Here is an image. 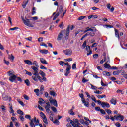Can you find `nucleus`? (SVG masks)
Listing matches in <instances>:
<instances>
[{"label":"nucleus","instance_id":"f257e3e1","mask_svg":"<svg viewBox=\"0 0 127 127\" xmlns=\"http://www.w3.org/2000/svg\"><path fill=\"white\" fill-rule=\"evenodd\" d=\"M70 27H71V26L69 25L66 30H62L61 31V32L58 35L57 40L58 41H60V40H61V39H62V37H63L64 36H65V34L66 35V36L65 37V40H68V39H69V35H70Z\"/></svg>","mask_w":127,"mask_h":127},{"label":"nucleus","instance_id":"f03ea898","mask_svg":"<svg viewBox=\"0 0 127 127\" xmlns=\"http://www.w3.org/2000/svg\"><path fill=\"white\" fill-rule=\"evenodd\" d=\"M41 75L42 78L39 75H37V76H32V79L34 80L35 82H38V80L40 83H43L44 82H46L47 80L46 79V77H45L46 74L42 70H40V72L39 74Z\"/></svg>","mask_w":127,"mask_h":127},{"label":"nucleus","instance_id":"7ed1b4c3","mask_svg":"<svg viewBox=\"0 0 127 127\" xmlns=\"http://www.w3.org/2000/svg\"><path fill=\"white\" fill-rule=\"evenodd\" d=\"M29 124L31 127H36V126L39 125V120L36 119V117H34L33 119H32Z\"/></svg>","mask_w":127,"mask_h":127},{"label":"nucleus","instance_id":"20e7f679","mask_svg":"<svg viewBox=\"0 0 127 127\" xmlns=\"http://www.w3.org/2000/svg\"><path fill=\"white\" fill-rule=\"evenodd\" d=\"M22 20L23 21V23L25 24V25H26L27 26H28L29 27H34V26L32 24V23L30 22V19L26 18L25 17V19L24 18H22Z\"/></svg>","mask_w":127,"mask_h":127},{"label":"nucleus","instance_id":"39448f33","mask_svg":"<svg viewBox=\"0 0 127 127\" xmlns=\"http://www.w3.org/2000/svg\"><path fill=\"white\" fill-rule=\"evenodd\" d=\"M64 66H67L66 69V73L64 74V76H66V77H68V76H69V74L71 73V71H70V70H71V65H69L68 63H65Z\"/></svg>","mask_w":127,"mask_h":127},{"label":"nucleus","instance_id":"423d86ee","mask_svg":"<svg viewBox=\"0 0 127 127\" xmlns=\"http://www.w3.org/2000/svg\"><path fill=\"white\" fill-rule=\"evenodd\" d=\"M79 96L81 98V101L84 106H85V107H89V102L86 101L85 98H84V94L83 93L79 94Z\"/></svg>","mask_w":127,"mask_h":127},{"label":"nucleus","instance_id":"0eeeda50","mask_svg":"<svg viewBox=\"0 0 127 127\" xmlns=\"http://www.w3.org/2000/svg\"><path fill=\"white\" fill-rule=\"evenodd\" d=\"M49 101L50 103V104H52L54 106V107H58V104H57V101L55 99H53L52 97H50V98L49 99Z\"/></svg>","mask_w":127,"mask_h":127},{"label":"nucleus","instance_id":"6e6552de","mask_svg":"<svg viewBox=\"0 0 127 127\" xmlns=\"http://www.w3.org/2000/svg\"><path fill=\"white\" fill-rule=\"evenodd\" d=\"M31 69L34 70V73L33 74L35 77H37V76H39V73H38V67H35L34 66H31Z\"/></svg>","mask_w":127,"mask_h":127},{"label":"nucleus","instance_id":"1a4fd4ad","mask_svg":"<svg viewBox=\"0 0 127 127\" xmlns=\"http://www.w3.org/2000/svg\"><path fill=\"white\" fill-rule=\"evenodd\" d=\"M91 49V47L89 45H87L86 47L85 50L87 51V52H88L87 53V56H89V55H91V54H93V51L92 50H90Z\"/></svg>","mask_w":127,"mask_h":127},{"label":"nucleus","instance_id":"9d476101","mask_svg":"<svg viewBox=\"0 0 127 127\" xmlns=\"http://www.w3.org/2000/svg\"><path fill=\"white\" fill-rule=\"evenodd\" d=\"M63 52H64L65 55H67L68 56H71L73 53V52H72V50L71 49H66L65 50H64Z\"/></svg>","mask_w":127,"mask_h":127},{"label":"nucleus","instance_id":"9b49d317","mask_svg":"<svg viewBox=\"0 0 127 127\" xmlns=\"http://www.w3.org/2000/svg\"><path fill=\"white\" fill-rule=\"evenodd\" d=\"M114 118H115V119L116 120V121H124V119H125V117H124V116L121 115H119L118 116L115 115L114 116Z\"/></svg>","mask_w":127,"mask_h":127},{"label":"nucleus","instance_id":"f8f14e48","mask_svg":"<svg viewBox=\"0 0 127 127\" xmlns=\"http://www.w3.org/2000/svg\"><path fill=\"white\" fill-rule=\"evenodd\" d=\"M16 78H17V76L15 75H13L9 77V80L10 82H11V83H13V82L16 80Z\"/></svg>","mask_w":127,"mask_h":127},{"label":"nucleus","instance_id":"ddd939ff","mask_svg":"<svg viewBox=\"0 0 127 127\" xmlns=\"http://www.w3.org/2000/svg\"><path fill=\"white\" fill-rule=\"evenodd\" d=\"M101 106L102 107V108H104V109H105V108H109L110 107V104H109V103L108 102H102V104H101Z\"/></svg>","mask_w":127,"mask_h":127},{"label":"nucleus","instance_id":"4468645a","mask_svg":"<svg viewBox=\"0 0 127 127\" xmlns=\"http://www.w3.org/2000/svg\"><path fill=\"white\" fill-rule=\"evenodd\" d=\"M110 103L112 104V105H117V99L116 98L113 97L110 100Z\"/></svg>","mask_w":127,"mask_h":127},{"label":"nucleus","instance_id":"2eb2a0df","mask_svg":"<svg viewBox=\"0 0 127 127\" xmlns=\"http://www.w3.org/2000/svg\"><path fill=\"white\" fill-rule=\"evenodd\" d=\"M40 62L42 63V64H45V65H47L48 64V62L45 60L44 58L40 59Z\"/></svg>","mask_w":127,"mask_h":127},{"label":"nucleus","instance_id":"dca6fc26","mask_svg":"<svg viewBox=\"0 0 127 127\" xmlns=\"http://www.w3.org/2000/svg\"><path fill=\"white\" fill-rule=\"evenodd\" d=\"M39 52H40V53H42V54H47V53H48V50H39Z\"/></svg>","mask_w":127,"mask_h":127},{"label":"nucleus","instance_id":"f3484780","mask_svg":"<svg viewBox=\"0 0 127 127\" xmlns=\"http://www.w3.org/2000/svg\"><path fill=\"white\" fill-rule=\"evenodd\" d=\"M72 126L73 127H81V123H79V122L76 124L73 122V123L72 124Z\"/></svg>","mask_w":127,"mask_h":127},{"label":"nucleus","instance_id":"a211bd4d","mask_svg":"<svg viewBox=\"0 0 127 127\" xmlns=\"http://www.w3.org/2000/svg\"><path fill=\"white\" fill-rule=\"evenodd\" d=\"M102 74L104 75V76H107V77H110V76H111V73L108 71H103Z\"/></svg>","mask_w":127,"mask_h":127},{"label":"nucleus","instance_id":"6ab92c4d","mask_svg":"<svg viewBox=\"0 0 127 127\" xmlns=\"http://www.w3.org/2000/svg\"><path fill=\"white\" fill-rule=\"evenodd\" d=\"M87 35V36H89V35H90L91 37H93L95 36V32H94V30L93 31H91V32H87L86 34Z\"/></svg>","mask_w":127,"mask_h":127},{"label":"nucleus","instance_id":"aec40b11","mask_svg":"<svg viewBox=\"0 0 127 127\" xmlns=\"http://www.w3.org/2000/svg\"><path fill=\"white\" fill-rule=\"evenodd\" d=\"M24 62H25L26 64H27V65H32V62L29 60H24Z\"/></svg>","mask_w":127,"mask_h":127},{"label":"nucleus","instance_id":"412c9836","mask_svg":"<svg viewBox=\"0 0 127 127\" xmlns=\"http://www.w3.org/2000/svg\"><path fill=\"white\" fill-rule=\"evenodd\" d=\"M104 67L106 69H109V70H112V67L111 66V65H110V64H108L107 63H105L104 64Z\"/></svg>","mask_w":127,"mask_h":127},{"label":"nucleus","instance_id":"4be33fe9","mask_svg":"<svg viewBox=\"0 0 127 127\" xmlns=\"http://www.w3.org/2000/svg\"><path fill=\"white\" fill-rule=\"evenodd\" d=\"M115 34L116 37L118 38V39H120V34H119V31L115 29Z\"/></svg>","mask_w":127,"mask_h":127},{"label":"nucleus","instance_id":"5701e85b","mask_svg":"<svg viewBox=\"0 0 127 127\" xmlns=\"http://www.w3.org/2000/svg\"><path fill=\"white\" fill-rule=\"evenodd\" d=\"M23 4L22 5L23 8H25L26 7V5H27V3H28V0L27 1H24L23 2Z\"/></svg>","mask_w":127,"mask_h":127},{"label":"nucleus","instance_id":"b1692460","mask_svg":"<svg viewBox=\"0 0 127 127\" xmlns=\"http://www.w3.org/2000/svg\"><path fill=\"white\" fill-rule=\"evenodd\" d=\"M62 12H63V7L62 5H61L59 9V12L57 13H59V14L60 15Z\"/></svg>","mask_w":127,"mask_h":127},{"label":"nucleus","instance_id":"393cba45","mask_svg":"<svg viewBox=\"0 0 127 127\" xmlns=\"http://www.w3.org/2000/svg\"><path fill=\"white\" fill-rule=\"evenodd\" d=\"M88 31H94V29L92 28H89V27L86 28V29L84 31V33H86V32H88Z\"/></svg>","mask_w":127,"mask_h":127},{"label":"nucleus","instance_id":"a878e982","mask_svg":"<svg viewBox=\"0 0 127 127\" xmlns=\"http://www.w3.org/2000/svg\"><path fill=\"white\" fill-rule=\"evenodd\" d=\"M43 122L44 123V125H48V122L47 121V118H46V117H43Z\"/></svg>","mask_w":127,"mask_h":127},{"label":"nucleus","instance_id":"bb28decb","mask_svg":"<svg viewBox=\"0 0 127 127\" xmlns=\"http://www.w3.org/2000/svg\"><path fill=\"white\" fill-rule=\"evenodd\" d=\"M96 97H97V98H98V99H103V98H106V96L105 94H103L102 95L97 94V95H96Z\"/></svg>","mask_w":127,"mask_h":127},{"label":"nucleus","instance_id":"cd10ccee","mask_svg":"<svg viewBox=\"0 0 127 127\" xmlns=\"http://www.w3.org/2000/svg\"><path fill=\"white\" fill-rule=\"evenodd\" d=\"M2 100H3V101H7L8 100V96L2 95Z\"/></svg>","mask_w":127,"mask_h":127},{"label":"nucleus","instance_id":"c85d7f7f","mask_svg":"<svg viewBox=\"0 0 127 127\" xmlns=\"http://www.w3.org/2000/svg\"><path fill=\"white\" fill-rule=\"evenodd\" d=\"M49 94L51 96H53V97H56V93L54 91H50Z\"/></svg>","mask_w":127,"mask_h":127},{"label":"nucleus","instance_id":"c756f323","mask_svg":"<svg viewBox=\"0 0 127 127\" xmlns=\"http://www.w3.org/2000/svg\"><path fill=\"white\" fill-rule=\"evenodd\" d=\"M24 83L26 84V86H30V81H29V80L26 79L24 80Z\"/></svg>","mask_w":127,"mask_h":127},{"label":"nucleus","instance_id":"7c9ffc66","mask_svg":"<svg viewBox=\"0 0 127 127\" xmlns=\"http://www.w3.org/2000/svg\"><path fill=\"white\" fill-rule=\"evenodd\" d=\"M17 113L19 115H21V116H23V115H24V114H23V112H22L20 109L17 110Z\"/></svg>","mask_w":127,"mask_h":127},{"label":"nucleus","instance_id":"2f4dec72","mask_svg":"<svg viewBox=\"0 0 127 127\" xmlns=\"http://www.w3.org/2000/svg\"><path fill=\"white\" fill-rule=\"evenodd\" d=\"M8 59L10 60H14V56H13V55L11 54L8 55Z\"/></svg>","mask_w":127,"mask_h":127},{"label":"nucleus","instance_id":"473e14b6","mask_svg":"<svg viewBox=\"0 0 127 127\" xmlns=\"http://www.w3.org/2000/svg\"><path fill=\"white\" fill-rule=\"evenodd\" d=\"M7 75L8 76L11 77V76H13V75L14 74H13V72H12V71H9L7 72Z\"/></svg>","mask_w":127,"mask_h":127},{"label":"nucleus","instance_id":"72a5a7b5","mask_svg":"<svg viewBox=\"0 0 127 127\" xmlns=\"http://www.w3.org/2000/svg\"><path fill=\"white\" fill-rule=\"evenodd\" d=\"M9 112L10 114H11V113H14V110L12 108V106L9 107Z\"/></svg>","mask_w":127,"mask_h":127},{"label":"nucleus","instance_id":"f704fd0d","mask_svg":"<svg viewBox=\"0 0 127 127\" xmlns=\"http://www.w3.org/2000/svg\"><path fill=\"white\" fill-rule=\"evenodd\" d=\"M53 124H56L57 126L59 125V124H60V122H59V121H58V119H56L55 121H53Z\"/></svg>","mask_w":127,"mask_h":127},{"label":"nucleus","instance_id":"c9c22d12","mask_svg":"<svg viewBox=\"0 0 127 127\" xmlns=\"http://www.w3.org/2000/svg\"><path fill=\"white\" fill-rule=\"evenodd\" d=\"M120 73H121V71L120 70L115 71L113 72V75H119Z\"/></svg>","mask_w":127,"mask_h":127},{"label":"nucleus","instance_id":"e433bc0d","mask_svg":"<svg viewBox=\"0 0 127 127\" xmlns=\"http://www.w3.org/2000/svg\"><path fill=\"white\" fill-rule=\"evenodd\" d=\"M77 63L76 62L74 63L72 66V68L73 69V70H76V69H77V67L76 66Z\"/></svg>","mask_w":127,"mask_h":127},{"label":"nucleus","instance_id":"4c0bfd02","mask_svg":"<svg viewBox=\"0 0 127 127\" xmlns=\"http://www.w3.org/2000/svg\"><path fill=\"white\" fill-rule=\"evenodd\" d=\"M117 93H118V94H122V95H124V94H125V92L124 91L121 90L120 89L117 91Z\"/></svg>","mask_w":127,"mask_h":127},{"label":"nucleus","instance_id":"58836bf2","mask_svg":"<svg viewBox=\"0 0 127 127\" xmlns=\"http://www.w3.org/2000/svg\"><path fill=\"white\" fill-rule=\"evenodd\" d=\"M90 98L92 100V101L95 102V103H97V100L96 99V97H95V96L92 95Z\"/></svg>","mask_w":127,"mask_h":127},{"label":"nucleus","instance_id":"ea45409f","mask_svg":"<svg viewBox=\"0 0 127 127\" xmlns=\"http://www.w3.org/2000/svg\"><path fill=\"white\" fill-rule=\"evenodd\" d=\"M25 119H28V120L31 121V116H30V115L29 114L25 115Z\"/></svg>","mask_w":127,"mask_h":127},{"label":"nucleus","instance_id":"a19ab883","mask_svg":"<svg viewBox=\"0 0 127 127\" xmlns=\"http://www.w3.org/2000/svg\"><path fill=\"white\" fill-rule=\"evenodd\" d=\"M59 64L60 66H62V67H63V66L65 65V63L64 61H61L59 62Z\"/></svg>","mask_w":127,"mask_h":127},{"label":"nucleus","instance_id":"79ce46f5","mask_svg":"<svg viewBox=\"0 0 127 127\" xmlns=\"http://www.w3.org/2000/svg\"><path fill=\"white\" fill-rule=\"evenodd\" d=\"M43 91H44V87L43 85H41L40 88V92H41V94H42V92H43Z\"/></svg>","mask_w":127,"mask_h":127},{"label":"nucleus","instance_id":"37998d69","mask_svg":"<svg viewBox=\"0 0 127 127\" xmlns=\"http://www.w3.org/2000/svg\"><path fill=\"white\" fill-rule=\"evenodd\" d=\"M11 119L12 120V122H13V123H16V121H17V119L14 117H12Z\"/></svg>","mask_w":127,"mask_h":127},{"label":"nucleus","instance_id":"c03bdc74","mask_svg":"<svg viewBox=\"0 0 127 127\" xmlns=\"http://www.w3.org/2000/svg\"><path fill=\"white\" fill-rule=\"evenodd\" d=\"M67 122H70V124L72 125V124H74V121L73 120H71V118L70 117L67 118Z\"/></svg>","mask_w":127,"mask_h":127},{"label":"nucleus","instance_id":"a18cd8bd","mask_svg":"<svg viewBox=\"0 0 127 127\" xmlns=\"http://www.w3.org/2000/svg\"><path fill=\"white\" fill-rule=\"evenodd\" d=\"M59 13H57V14L54 16L53 18V20H55V19H56L57 18V17H58L59 16Z\"/></svg>","mask_w":127,"mask_h":127},{"label":"nucleus","instance_id":"49530a36","mask_svg":"<svg viewBox=\"0 0 127 127\" xmlns=\"http://www.w3.org/2000/svg\"><path fill=\"white\" fill-rule=\"evenodd\" d=\"M90 86H91V89H92V90H98V87L93 85V84H90Z\"/></svg>","mask_w":127,"mask_h":127},{"label":"nucleus","instance_id":"de8ad7c7","mask_svg":"<svg viewBox=\"0 0 127 127\" xmlns=\"http://www.w3.org/2000/svg\"><path fill=\"white\" fill-rule=\"evenodd\" d=\"M94 93L98 94V95H102V94H103V92H102L101 91H100L99 90H96V91H94Z\"/></svg>","mask_w":127,"mask_h":127},{"label":"nucleus","instance_id":"09e8293b","mask_svg":"<svg viewBox=\"0 0 127 127\" xmlns=\"http://www.w3.org/2000/svg\"><path fill=\"white\" fill-rule=\"evenodd\" d=\"M26 72V75H28V76H32V73L28 71L25 70Z\"/></svg>","mask_w":127,"mask_h":127},{"label":"nucleus","instance_id":"8fccbe9b","mask_svg":"<svg viewBox=\"0 0 127 127\" xmlns=\"http://www.w3.org/2000/svg\"><path fill=\"white\" fill-rule=\"evenodd\" d=\"M95 111H96L97 112H100L101 110H102V109H101V107H95Z\"/></svg>","mask_w":127,"mask_h":127},{"label":"nucleus","instance_id":"3c124183","mask_svg":"<svg viewBox=\"0 0 127 127\" xmlns=\"http://www.w3.org/2000/svg\"><path fill=\"white\" fill-rule=\"evenodd\" d=\"M106 113H107V114L108 115H110V114H112V110H110L109 109H106Z\"/></svg>","mask_w":127,"mask_h":127},{"label":"nucleus","instance_id":"603ef678","mask_svg":"<svg viewBox=\"0 0 127 127\" xmlns=\"http://www.w3.org/2000/svg\"><path fill=\"white\" fill-rule=\"evenodd\" d=\"M40 45V46H44L45 47H46V48H47V47H48L47 45H46V44H45L43 42L41 43Z\"/></svg>","mask_w":127,"mask_h":127},{"label":"nucleus","instance_id":"864d4df0","mask_svg":"<svg viewBox=\"0 0 127 127\" xmlns=\"http://www.w3.org/2000/svg\"><path fill=\"white\" fill-rule=\"evenodd\" d=\"M51 110L54 112V113H56L57 112V109H56V108L54 107H51Z\"/></svg>","mask_w":127,"mask_h":127},{"label":"nucleus","instance_id":"5fc2aeb1","mask_svg":"<svg viewBox=\"0 0 127 127\" xmlns=\"http://www.w3.org/2000/svg\"><path fill=\"white\" fill-rule=\"evenodd\" d=\"M40 69L41 70H47V68L42 65H40Z\"/></svg>","mask_w":127,"mask_h":127},{"label":"nucleus","instance_id":"6e6d98bb","mask_svg":"<svg viewBox=\"0 0 127 127\" xmlns=\"http://www.w3.org/2000/svg\"><path fill=\"white\" fill-rule=\"evenodd\" d=\"M18 103L19 104H20L21 106H22V107H24L25 105L23 102H22V101H18Z\"/></svg>","mask_w":127,"mask_h":127},{"label":"nucleus","instance_id":"4d7b16f0","mask_svg":"<svg viewBox=\"0 0 127 127\" xmlns=\"http://www.w3.org/2000/svg\"><path fill=\"white\" fill-rule=\"evenodd\" d=\"M85 18H86L85 16H81L78 18V20H82V19H84Z\"/></svg>","mask_w":127,"mask_h":127},{"label":"nucleus","instance_id":"13d9d810","mask_svg":"<svg viewBox=\"0 0 127 127\" xmlns=\"http://www.w3.org/2000/svg\"><path fill=\"white\" fill-rule=\"evenodd\" d=\"M87 46V41H85L83 43V44L82 45V47L83 48H85Z\"/></svg>","mask_w":127,"mask_h":127},{"label":"nucleus","instance_id":"bf43d9fd","mask_svg":"<svg viewBox=\"0 0 127 127\" xmlns=\"http://www.w3.org/2000/svg\"><path fill=\"white\" fill-rule=\"evenodd\" d=\"M106 59H107V57H104V60L102 59L100 62V64H103V63H104V62L106 61Z\"/></svg>","mask_w":127,"mask_h":127},{"label":"nucleus","instance_id":"052dcab7","mask_svg":"<svg viewBox=\"0 0 127 127\" xmlns=\"http://www.w3.org/2000/svg\"><path fill=\"white\" fill-rule=\"evenodd\" d=\"M63 26H64V24H63V22H62L61 24L59 25V27L61 28V29H63Z\"/></svg>","mask_w":127,"mask_h":127},{"label":"nucleus","instance_id":"680f3d73","mask_svg":"<svg viewBox=\"0 0 127 127\" xmlns=\"http://www.w3.org/2000/svg\"><path fill=\"white\" fill-rule=\"evenodd\" d=\"M4 63H5V64L7 65V66H8L9 65V61H6V60H4Z\"/></svg>","mask_w":127,"mask_h":127},{"label":"nucleus","instance_id":"e2e57ef3","mask_svg":"<svg viewBox=\"0 0 127 127\" xmlns=\"http://www.w3.org/2000/svg\"><path fill=\"white\" fill-rule=\"evenodd\" d=\"M86 82H89V80H88V79H86L85 78H83L82 79V82L85 84L86 83Z\"/></svg>","mask_w":127,"mask_h":127},{"label":"nucleus","instance_id":"0e129e2a","mask_svg":"<svg viewBox=\"0 0 127 127\" xmlns=\"http://www.w3.org/2000/svg\"><path fill=\"white\" fill-rule=\"evenodd\" d=\"M101 85L103 87H107V86H108V84H105V83H103V81H101Z\"/></svg>","mask_w":127,"mask_h":127},{"label":"nucleus","instance_id":"69168bd1","mask_svg":"<svg viewBox=\"0 0 127 127\" xmlns=\"http://www.w3.org/2000/svg\"><path fill=\"white\" fill-rule=\"evenodd\" d=\"M100 113L102 114V115H106V112L104 109H101Z\"/></svg>","mask_w":127,"mask_h":127},{"label":"nucleus","instance_id":"338daca9","mask_svg":"<svg viewBox=\"0 0 127 127\" xmlns=\"http://www.w3.org/2000/svg\"><path fill=\"white\" fill-rule=\"evenodd\" d=\"M7 127H13V123L11 121L10 122V126H7Z\"/></svg>","mask_w":127,"mask_h":127},{"label":"nucleus","instance_id":"774afa93","mask_svg":"<svg viewBox=\"0 0 127 127\" xmlns=\"http://www.w3.org/2000/svg\"><path fill=\"white\" fill-rule=\"evenodd\" d=\"M115 126H117V127H121V124L119 122H117L115 124Z\"/></svg>","mask_w":127,"mask_h":127}]
</instances>
